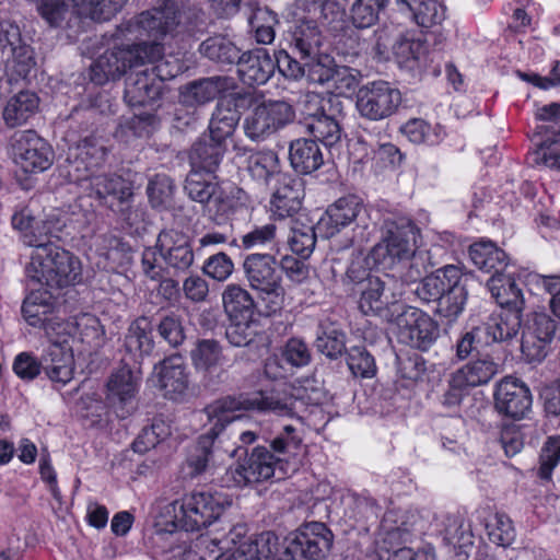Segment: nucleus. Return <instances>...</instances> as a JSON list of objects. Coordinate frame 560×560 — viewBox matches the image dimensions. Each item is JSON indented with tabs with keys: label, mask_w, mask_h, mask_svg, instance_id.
I'll use <instances>...</instances> for the list:
<instances>
[{
	"label": "nucleus",
	"mask_w": 560,
	"mask_h": 560,
	"mask_svg": "<svg viewBox=\"0 0 560 560\" xmlns=\"http://www.w3.org/2000/svg\"><path fill=\"white\" fill-rule=\"evenodd\" d=\"M276 15L267 8H258L249 18V24L255 32L256 40L260 44H270L275 38L273 25Z\"/></svg>",
	"instance_id": "680f3d73"
},
{
	"label": "nucleus",
	"mask_w": 560,
	"mask_h": 560,
	"mask_svg": "<svg viewBox=\"0 0 560 560\" xmlns=\"http://www.w3.org/2000/svg\"><path fill=\"white\" fill-rule=\"evenodd\" d=\"M275 255L268 253L249 254L243 261V270L249 287L259 293L266 303V315L277 313L282 307L283 288L277 269Z\"/></svg>",
	"instance_id": "20e7f679"
},
{
	"label": "nucleus",
	"mask_w": 560,
	"mask_h": 560,
	"mask_svg": "<svg viewBox=\"0 0 560 560\" xmlns=\"http://www.w3.org/2000/svg\"><path fill=\"white\" fill-rule=\"evenodd\" d=\"M91 195L113 212H124L132 197L131 184L121 176L100 174L90 178Z\"/></svg>",
	"instance_id": "6ab92c4d"
},
{
	"label": "nucleus",
	"mask_w": 560,
	"mask_h": 560,
	"mask_svg": "<svg viewBox=\"0 0 560 560\" xmlns=\"http://www.w3.org/2000/svg\"><path fill=\"white\" fill-rule=\"evenodd\" d=\"M362 213H365V209L357 197L339 198L328 207L325 217L318 222V229L324 230L326 237H331L343 228L355 223Z\"/></svg>",
	"instance_id": "4be33fe9"
},
{
	"label": "nucleus",
	"mask_w": 560,
	"mask_h": 560,
	"mask_svg": "<svg viewBox=\"0 0 560 560\" xmlns=\"http://www.w3.org/2000/svg\"><path fill=\"white\" fill-rule=\"evenodd\" d=\"M159 335L171 346L178 347L185 340V331L182 317L170 313L161 317L156 326Z\"/></svg>",
	"instance_id": "338daca9"
},
{
	"label": "nucleus",
	"mask_w": 560,
	"mask_h": 560,
	"mask_svg": "<svg viewBox=\"0 0 560 560\" xmlns=\"http://www.w3.org/2000/svg\"><path fill=\"white\" fill-rule=\"evenodd\" d=\"M185 190L189 198L200 203L213 202L217 210L226 212L230 208L229 198L215 182V176L211 174L190 171L186 178Z\"/></svg>",
	"instance_id": "bb28decb"
},
{
	"label": "nucleus",
	"mask_w": 560,
	"mask_h": 560,
	"mask_svg": "<svg viewBox=\"0 0 560 560\" xmlns=\"http://www.w3.org/2000/svg\"><path fill=\"white\" fill-rule=\"evenodd\" d=\"M532 394L528 386L513 376L503 377L495 386V410L513 420L523 419L530 410Z\"/></svg>",
	"instance_id": "a211bd4d"
},
{
	"label": "nucleus",
	"mask_w": 560,
	"mask_h": 560,
	"mask_svg": "<svg viewBox=\"0 0 560 560\" xmlns=\"http://www.w3.org/2000/svg\"><path fill=\"white\" fill-rule=\"evenodd\" d=\"M402 295L401 282L390 275L369 276L363 281L359 307L365 315H376L392 323L405 306L399 303Z\"/></svg>",
	"instance_id": "0eeeda50"
},
{
	"label": "nucleus",
	"mask_w": 560,
	"mask_h": 560,
	"mask_svg": "<svg viewBox=\"0 0 560 560\" xmlns=\"http://www.w3.org/2000/svg\"><path fill=\"white\" fill-rule=\"evenodd\" d=\"M404 269L400 272V282L413 283L424 278L430 266L428 252L416 250L408 259H404Z\"/></svg>",
	"instance_id": "0e129e2a"
},
{
	"label": "nucleus",
	"mask_w": 560,
	"mask_h": 560,
	"mask_svg": "<svg viewBox=\"0 0 560 560\" xmlns=\"http://www.w3.org/2000/svg\"><path fill=\"white\" fill-rule=\"evenodd\" d=\"M488 287L501 310H524L525 302L522 291L511 277H505L502 273L492 276L488 281Z\"/></svg>",
	"instance_id": "a18cd8bd"
},
{
	"label": "nucleus",
	"mask_w": 560,
	"mask_h": 560,
	"mask_svg": "<svg viewBox=\"0 0 560 560\" xmlns=\"http://www.w3.org/2000/svg\"><path fill=\"white\" fill-rule=\"evenodd\" d=\"M386 232L371 252L372 258L380 264H393L408 259L417 250L419 230L407 218L386 220Z\"/></svg>",
	"instance_id": "1a4fd4ad"
},
{
	"label": "nucleus",
	"mask_w": 560,
	"mask_h": 560,
	"mask_svg": "<svg viewBox=\"0 0 560 560\" xmlns=\"http://www.w3.org/2000/svg\"><path fill=\"white\" fill-rule=\"evenodd\" d=\"M469 257L474 265L486 272L502 273L508 266L505 252L491 241H479L469 246Z\"/></svg>",
	"instance_id": "58836bf2"
},
{
	"label": "nucleus",
	"mask_w": 560,
	"mask_h": 560,
	"mask_svg": "<svg viewBox=\"0 0 560 560\" xmlns=\"http://www.w3.org/2000/svg\"><path fill=\"white\" fill-rule=\"evenodd\" d=\"M185 26L182 12L173 0H163L161 4L141 12L122 22L113 35L117 39L148 37L151 42L127 45L132 67L153 63L165 52V45L183 34Z\"/></svg>",
	"instance_id": "f257e3e1"
},
{
	"label": "nucleus",
	"mask_w": 560,
	"mask_h": 560,
	"mask_svg": "<svg viewBox=\"0 0 560 560\" xmlns=\"http://www.w3.org/2000/svg\"><path fill=\"white\" fill-rule=\"evenodd\" d=\"M158 370L159 384L165 394H183L188 387V375L180 355L165 359Z\"/></svg>",
	"instance_id": "79ce46f5"
},
{
	"label": "nucleus",
	"mask_w": 560,
	"mask_h": 560,
	"mask_svg": "<svg viewBox=\"0 0 560 560\" xmlns=\"http://www.w3.org/2000/svg\"><path fill=\"white\" fill-rule=\"evenodd\" d=\"M246 407L245 401L232 396L217 399L205 407L203 413L211 428L198 438L186 459L189 477L195 478L209 470L214 463L215 443L220 434L229 423L240 418L235 412Z\"/></svg>",
	"instance_id": "f03ea898"
},
{
	"label": "nucleus",
	"mask_w": 560,
	"mask_h": 560,
	"mask_svg": "<svg viewBox=\"0 0 560 560\" xmlns=\"http://www.w3.org/2000/svg\"><path fill=\"white\" fill-rule=\"evenodd\" d=\"M97 0H39L37 11L43 20L55 28L78 34L85 20L107 21V15L98 14Z\"/></svg>",
	"instance_id": "423d86ee"
},
{
	"label": "nucleus",
	"mask_w": 560,
	"mask_h": 560,
	"mask_svg": "<svg viewBox=\"0 0 560 560\" xmlns=\"http://www.w3.org/2000/svg\"><path fill=\"white\" fill-rule=\"evenodd\" d=\"M498 368L492 359L481 358L466 363L454 373L469 389L490 382L498 373Z\"/></svg>",
	"instance_id": "8fccbe9b"
},
{
	"label": "nucleus",
	"mask_w": 560,
	"mask_h": 560,
	"mask_svg": "<svg viewBox=\"0 0 560 560\" xmlns=\"http://www.w3.org/2000/svg\"><path fill=\"white\" fill-rule=\"evenodd\" d=\"M342 102L338 95L323 96L315 92H308L301 102V113L304 116V124L314 120L326 113L327 106L332 103Z\"/></svg>",
	"instance_id": "69168bd1"
},
{
	"label": "nucleus",
	"mask_w": 560,
	"mask_h": 560,
	"mask_svg": "<svg viewBox=\"0 0 560 560\" xmlns=\"http://www.w3.org/2000/svg\"><path fill=\"white\" fill-rule=\"evenodd\" d=\"M199 51L212 61L223 65H232L240 59V49L223 35L207 38L200 44Z\"/></svg>",
	"instance_id": "3c124183"
},
{
	"label": "nucleus",
	"mask_w": 560,
	"mask_h": 560,
	"mask_svg": "<svg viewBox=\"0 0 560 560\" xmlns=\"http://www.w3.org/2000/svg\"><path fill=\"white\" fill-rule=\"evenodd\" d=\"M278 549V536L273 532H262L254 540L244 542L224 560H270Z\"/></svg>",
	"instance_id": "49530a36"
},
{
	"label": "nucleus",
	"mask_w": 560,
	"mask_h": 560,
	"mask_svg": "<svg viewBox=\"0 0 560 560\" xmlns=\"http://www.w3.org/2000/svg\"><path fill=\"white\" fill-rule=\"evenodd\" d=\"M162 84L148 69L139 71L127 82L125 100L130 106H144L156 101L162 93Z\"/></svg>",
	"instance_id": "2f4dec72"
},
{
	"label": "nucleus",
	"mask_w": 560,
	"mask_h": 560,
	"mask_svg": "<svg viewBox=\"0 0 560 560\" xmlns=\"http://www.w3.org/2000/svg\"><path fill=\"white\" fill-rule=\"evenodd\" d=\"M323 36L314 20H300L291 33V44L301 60L316 58L320 52Z\"/></svg>",
	"instance_id": "e433bc0d"
},
{
	"label": "nucleus",
	"mask_w": 560,
	"mask_h": 560,
	"mask_svg": "<svg viewBox=\"0 0 560 560\" xmlns=\"http://www.w3.org/2000/svg\"><path fill=\"white\" fill-rule=\"evenodd\" d=\"M280 466L273 460L267 446L257 445L246 457L225 472L229 486L245 487L271 478L278 479Z\"/></svg>",
	"instance_id": "ddd939ff"
},
{
	"label": "nucleus",
	"mask_w": 560,
	"mask_h": 560,
	"mask_svg": "<svg viewBox=\"0 0 560 560\" xmlns=\"http://www.w3.org/2000/svg\"><path fill=\"white\" fill-rule=\"evenodd\" d=\"M387 0H355L350 8V19L357 28H369L380 20Z\"/></svg>",
	"instance_id": "864d4df0"
},
{
	"label": "nucleus",
	"mask_w": 560,
	"mask_h": 560,
	"mask_svg": "<svg viewBox=\"0 0 560 560\" xmlns=\"http://www.w3.org/2000/svg\"><path fill=\"white\" fill-rule=\"evenodd\" d=\"M523 311L501 310L483 324L492 342H504L515 338L522 328Z\"/></svg>",
	"instance_id": "a19ab883"
},
{
	"label": "nucleus",
	"mask_w": 560,
	"mask_h": 560,
	"mask_svg": "<svg viewBox=\"0 0 560 560\" xmlns=\"http://www.w3.org/2000/svg\"><path fill=\"white\" fill-rule=\"evenodd\" d=\"M106 154L105 147L93 137H86L79 141L71 152V156L80 160L86 170L101 166L105 161Z\"/></svg>",
	"instance_id": "6e6d98bb"
},
{
	"label": "nucleus",
	"mask_w": 560,
	"mask_h": 560,
	"mask_svg": "<svg viewBox=\"0 0 560 560\" xmlns=\"http://www.w3.org/2000/svg\"><path fill=\"white\" fill-rule=\"evenodd\" d=\"M234 88L235 81L233 78L215 75L189 83L186 85L185 91L182 92L180 97L183 104L194 107L205 105Z\"/></svg>",
	"instance_id": "a878e982"
},
{
	"label": "nucleus",
	"mask_w": 560,
	"mask_h": 560,
	"mask_svg": "<svg viewBox=\"0 0 560 560\" xmlns=\"http://www.w3.org/2000/svg\"><path fill=\"white\" fill-rule=\"evenodd\" d=\"M468 278L459 268L457 275H450L445 292L436 303V315L446 324L455 323L463 314L468 300Z\"/></svg>",
	"instance_id": "412c9836"
},
{
	"label": "nucleus",
	"mask_w": 560,
	"mask_h": 560,
	"mask_svg": "<svg viewBox=\"0 0 560 560\" xmlns=\"http://www.w3.org/2000/svg\"><path fill=\"white\" fill-rule=\"evenodd\" d=\"M458 269L459 267L455 265H446L425 276L417 285L415 290L416 295L425 303H438L442 293L445 292L450 275H457Z\"/></svg>",
	"instance_id": "09e8293b"
},
{
	"label": "nucleus",
	"mask_w": 560,
	"mask_h": 560,
	"mask_svg": "<svg viewBox=\"0 0 560 560\" xmlns=\"http://www.w3.org/2000/svg\"><path fill=\"white\" fill-rule=\"evenodd\" d=\"M538 477L549 480L553 468L560 462V435L550 436L545 443L540 454Z\"/></svg>",
	"instance_id": "774afa93"
},
{
	"label": "nucleus",
	"mask_w": 560,
	"mask_h": 560,
	"mask_svg": "<svg viewBox=\"0 0 560 560\" xmlns=\"http://www.w3.org/2000/svg\"><path fill=\"white\" fill-rule=\"evenodd\" d=\"M139 384V374L127 365L112 373L107 382L106 399L117 417L125 419L136 410Z\"/></svg>",
	"instance_id": "f3484780"
},
{
	"label": "nucleus",
	"mask_w": 560,
	"mask_h": 560,
	"mask_svg": "<svg viewBox=\"0 0 560 560\" xmlns=\"http://www.w3.org/2000/svg\"><path fill=\"white\" fill-rule=\"evenodd\" d=\"M295 118V110L285 101H264L254 106L246 115L243 129L253 141H265L285 128Z\"/></svg>",
	"instance_id": "6e6552de"
},
{
	"label": "nucleus",
	"mask_w": 560,
	"mask_h": 560,
	"mask_svg": "<svg viewBox=\"0 0 560 560\" xmlns=\"http://www.w3.org/2000/svg\"><path fill=\"white\" fill-rule=\"evenodd\" d=\"M132 68L130 51L127 46L114 47L104 51L91 66V80L104 84L109 80L119 79Z\"/></svg>",
	"instance_id": "393cba45"
},
{
	"label": "nucleus",
	"mask_w": 560,
	"mask_h": 560,
	"mask_svg": "<svg viewBox=\"0 0 560 560\" xmlns=\"http://www.w3.org/2000/svg\"><path fill=\"white\" fill-rule=\"evenodd\" d=\"M240 118L236 105L232 101L221 100L210 120V137L224 143L225 139L233 135Z\"/></svg>",
	"instance_id": "c03bdc74"
},
{
	"label": "nucleus",
	"mask_w": 560,
	"mask_h": 560,
	"mask_svg": "<svg viewBox=\"0 0 560 560\" xmlns=\"http://www.w3.org/2000/svg\"><path fill=\"white\" fill-rule=\"evenodd\" d=\"M44 371L50 381L67 384L73 376V354L63 339H54L44 357Z\"/></svg>",
	"instance_id": "c756f323"
},
{
	"label": "nucleus",
	"mask_w": 560,
	"mask_h": 560,
	"mask_svg": "<svg viewBox=\"0 0 560 560\" xmlns=\"http://www.w3.org/2000/svg\"><path fill=\"white\" fill-rule=\"evenodd\" d=\"M222 302L230 320L252 319L254 316L255 301L240 284H229L222 293Z\"/></svg>",
	"instance_id": "37998d69"
},
{
	"label": "nucleus",
	"mask_w": 560,
	"mask_h": 560,
	"mask_svg": "<svg viewBox=\"0 0 560 560\" xmlns=\"http://www.w3.org/2000/svg\"><path fill=\"white\" fill-rule=\"evenodd\" d=\"M38 107L37 95L30 91H22L7 102L2 112L3 121L9 128L21 126L36 114Z\"/></svg>",
	"instance_id": "4c0bfd02"
},
{
	"label": "nucleus",
	"mask_w": 560,
	"mask_h": 560,
	"mask_svg": "<svg viewBox=\"0 0 560 560\" xmlns=\"http://www.w3.org/2000/svg\"><path fill=\"white\" fill-rule=\"evenodd\" d=\"M230 505L221 493L194 491L173 503V523L186 532H198L215 522Z\"/></svg>",
	"instance_id": "39448f33"
},
{
	"label": "nucleus",
	"mask_w": 560,
	"mask_h": 560,
	"mask_svg": "<svg viewBox=\"0 0 560 560\" xmlns=\"http://www.w3.org/2000/svg\"><path fill=\"white\" fill-rule=\"evenodd\" d=\"M246 170L253 179L266 185L284 175L280 170L278 153L269 149L250 152L246 160Z\"/></svg>",
	"instance_id": "ea45409f"
},
{
	"label": "nucleus",
	"mask_w": 560,
	"mask_h": 560,
	"mask_svg": "<svg viewBox=\"0 0 560 560\" xmlns=\"http://www.w3.org/2000/svg\"><path fill=\"white\" fill-rule=\"evenodd\" d=\"M289 160L293 170L300 174H311L324 163V156L316 140L305 138L290 143Z\"/></svg>",
	"instance_id": "473e14b6"
},
{
	"label": "nucleus",
	"mask_w": 560,
	"mask_h": 560,
	"mask_svg": "<svg viewBox=\"0 0 560 560\" xmlns=\"http://www.w3.org/2000/svg\"><path fill=\"white\" fill-rule=\"evenodd\" d=\"M14 162L25 173H38L49 168L54 161L51 147L34 130L16 131L11 138Z\"/></svg>",
	"instance_id": "2eb2a0df"
},
{
	"label": "nucleus",
	"mask_w": 560,
	"mask_h": 560,
	"mask_svg": "<svg viewBox=\"0 0 560 560\" xmlns=\"http://www.w3.org/2000/svg\"><path fill=\"white\" fill-rule=\"evenodd\" d=\"M556 322L545 313H536L532 323L522 330L521 350L529 362H540L546 357V343L550 342L555 332Z\"/></svg>",
	"instance_id": "aec40b11"
},
{
	"label": "nucleus",
	"mask_w": 560,
	"mask_h": 560,
	"mask_svg": "<svg viewBox=\"0 0 560 560\" xmlns=\"http://www.w3.org/2000/svg\"><path fill=\"white\" fill-rule=\"evenodd\" d=\"M306 77L308 81L317 84H328L334 78V69L336 63L328 55L318 52L316 58H306Z\"/></svg>",
	"instance_id": "052dcab7"
},
{
	"label": "nucleus",
	"mask_w": 560,
	"mask_h": 560,
	"mask_svg": "<svg viewBox=\"0 0 560 560\" xmlns=\"http://www.w3.org/2000/svg\"><path fill=\"white\" fill-rule=\"evenodd\" d=\"M332 541L334 534L324 523L310 522L291 535L287 552L295 560H325Z\"/></svg>",
	"instance_id": "4468645a"
},
{
	"label": "nucleus",
	"mask_w": 560,
	"mask_h": 560,
	"mask_svg": "<svg viewBox=\"0 0 560 560\" xmlns=\"http://www.w3.org/2000/svg\"><path fill=\"white\" fill-rule=\"evenodd\" d=\"M343 117V102L327 106L326 113L314 120L305 122V129L314 137L313 140L332 147L340 142L342 128L340 119Z\"/></svg>",
	"instance_id": "7c9ffc66"
},
{
	"label": "nucleus",
	"mask_w": 560,
	"mask_h": 560,
	"mask_svg": "<svg viewBox=\"0 0 560 560\" xmlns=\"http://www.w3.org/2000/svg\"><path fill=\"white\" fill-rule=\"evenodd\" d=\"M490 343L491 339L488 337L485 326H474L459 335L454 345L455 357L458 361H464Z\"/></svg>",
	"instance_id": "603ef678"
},
{
	"label": "nucleus",
	"mask_w": 560,
	"mask_h": 560,
	"mask_svg": "<svg viewBox=\"0 0 560 560\" xmlns=\"http://www.w3.org/2000/svg\"><path fill=\"white\" fill-rule=\"evenodd\" d=\"M281 358L290 369H301L312 361V352L306 342L292 337L281 348Z\"/></svg>",
	"instance_id": "bf43d9fd"
},
{
	"label": "nucleus",
	"mask_w": 560,
	"mask_h": 560,
	"mask_svg": "<svg viewBox=\"0 0 560 560\" xmlns=\"http://www.w3.org/2000/svg\"><path fill=\"white\" fill-rule=\"evenodd\" d=\"M303 197L300 179L288 174L280 175L270 200L271 212L280 219L292 217L301 210Z\"/></svg>",
	"instance_id": "5701e85b"
},
{
	"label": "nucleus",
	"mask_w": 560,
	"mask_h": 560,
	"mask_svg": "<svg viewBox=\"0 0 560 560\" xmlns=\"http://www.w3.org/2000/svg\"><path fill=\"white\" fill-rule=\"evenodd\" d=\"M153 326L149 317L140 316L135 319L124 339V348L132 358L142 359L150 355L154 349L152 336Z\"/></svg>",
	"instance_id": "c9c22d12"
},
{
	"label": "nucleus",
	"mask_w": 560,
	"mask_h": 560,
	"mask_svg": "<svg viewBox=\"0 0 560 560\" xmlns=\"http://www.w3.org/2000/svg\"><path fill=\"white\" fill-rule=\"evenodd\" d=\"M0 59L19 78H26L35 67L33 49L23 42L18 25L0 27Z\"/></svg>",
	"instance_id": "dca6fc26"
},
{
	"label": "nucleus",
	"mask_w": 560,
	"mask_h": 560,
	"mask_svg": "<svg viewBox=\"0 0 560 560\" xmlns=\"http://www.w3.org/2000/svg\"><path fill=\"white\" fill-rule=\"evenodd\" d=\"M401 93L387 81L378 80L362 85L357 92L359 114L372 121L383 120L397 113Z\"/></svg>",
	"instance_id": "9d476101"
},
{
	"label": "nucleus",
	"mask_w": 560,
	"mask_h": 560,
	"mask_svg": "<svg viewBox=\"0 0 560 560\" xmlns=\"http://www.w3.org/2000/svg\"><path fill=\"white\" fill-rule=\"evenodd\" d=\"M295 390L296 393L287 390L271 392L260 395L259 398L255 399H246L242 396L233 398L247 404V407L242 408L240 411L257 408L260 411L273 412L278 416L291 418L298 416L301 406L305 404L318 405L324 398V393L319 387L312 386L310 393L305 386Z\"/></svg>",
	"instance_id": "f8f14e48"
},
{
	"label": "nucleus",
	"mask_w": 560,
	"mask_h": 560,
	"mask_svg": "<svg viewBox=\"0 0 560 560\" xmlns=\"http://www.w3.org/2000/svg\"><path fill=\"white\" fill-rule=\"evenodd\" d=\"M26 273L49 291L60 290L79 280L81 264L69 250L59 245H49L32 252Z\"/></svg>",
	"instance_id": "7ed1b4c3"
},
{
	"label": "nucleus",
	"mask_w": 560,
	"mask_h": 560,
	"mask_svg": "<svg viewBox=\"0 0 560 560\" xmlns=\"http://www.w3.org/2000/svg\"><path fill=\"white\" fill-rule=\"evenodd\" d=\"M191 360L197 369L210 370L223 360L222 349L214 339H202L191 350Z\"/></svg>",
	"instance_id": "13d9d810"
},
{
	"label": "nucleus",
	"mask_w": 560,
	"mask_h": 560,
	"mask_svg": "<svg viewBox=\"0 0 560 560\" xmlns=\"http://www.w3.org/2000/svg\"><path fill=\"white\" fill-rule=\"evenodd\" d=\"M392 323L401 342L421 351L429 350L440 336L439 324L417 307L405 305Z\"/></svg>",
	"instance_id": "9b49d317"
},
{
	"label": "nucleus",
	"mask_w": 560,
	"mask_h": 560,
	"mask_svg": "<svg viewBox=\"0 0 560 560\" xmlns=\"http://www.w3.org/2000/svg\"><path fill=\"white\" fill-rule=\"evenodd\" d=\"M54 293L49 290L42 292L33 290L25 298L22 304V314L28 325L39 327L45 330L46 335L54 336V324L49 323L52 317Z\"/></svg>",
	"instance_id": "c85d7f7f"
},
{
	"label": "nucleus",
	"mask_w": 560,
	"mask_h": 560,
	"mask_svg": "<svg viewBox=\"0 0 560 560\" xmlns=\"http://www.w3.org/2000/svg\"><path fill=\"white\" fill-rule=\"evenodd\" d=\"M302 440L295 434V428L285 425L283 430L269 442L270 455L280 466L278 480L283 479L288 474L287 456L294 454L301 445Z\"/></svg>",
	"instance_id": "de8ad7c7"
},
{
	"label": "nucleus",
	"mask_w": 560,
	"mask_h": 560,
	"mask_svg": "<svg viewBox=\"0 0 560 560\" xmlns=\"http://www.w3.org/2000/svg\"><path fill=\"white\" fill-rule=\"evenodd\" d=\"M236 63L240 79L248 85L265 84L276 69L275 60L262 48L244 52Z\"/></svg>",
	"instance_id": "cd10ccee"
},
{
	"label": "nucleus",
	"mask_w": 560,
	"mask_h": 560,
	"mask_svg": "<svg viewBox=\"0 0 560 560\" xmlns=\"http://www.w3.org/2000/svg\"><path fill=\"white\" fill-rule=\"evenodd\" d=\"M315 347L330 360H336L346 349L345 334L335 328L323 330L315 340Z\"/></svg>",
	"instance_id": "e2e57ef3"
},
{
	"label": "nucleus",
	"mask_w": 560,
	"mask_h": 560,
	"mask_svg": "<svg viewBox=\"0 0 560 560\" xmlns=\"http://www.w3.org/2000/svg\"><path fill=\"white\" fill-rule=\"evenodd\" d=\"M224 152L225 144L210 136L197 141L189 154L191 171L213 174L219 168Z\"/></svg>",
	"instance_id": "f704fd0d"
},
{
	"label": "nucleus",
	"mask_w": 560,
	"mask_h": 560,
	"mask_svg": "<svg viewBox=\"0 0 560 560\" xmlns=\"http://www.w3.org/2000/svg\"><path fill=\"white\" fill-rule=\"evenodd\" d=\"M402 132L412 143H428L436 144L441 141L444 130L441 126L436 125L433 129L429 124L422 119H410L402 128Z\"/></svg>",
	"instance_id": "4d7b16f0"
},
{
	"label": "nucleus",
	"mask_w": 560,
	"mask_h": 560,
	"mask_svg": "<svg viewBox=\"0 0 560 560\" xmlns=\"http://www.w3.org/2000/svg\"><path fill=\"white\" fill-rule=\"evenodd\" d=\"M472 538L470 525L463 515L452 514L445 517L443 540L451 548L450 551L460 556V560L468 558Z\"/></svg>",
	"instance_id": "72a5a7b5"
},
{
	"label": "nucleus",
	"mask_w": 560,
	"mask_h": 560,
	"mask_svg": "<svg viewBox=\"0 0 560 560\" xmlns=\"http://www.w3.org/2000/svg\"><path fill=\"white\" fill-rule=\"evenodd\" d=\"M288 244L302 259H307L316 245V233L312 225L295 222L290 229Z\"/></svg>",
	"instance_id": "5fc2aeb1"
},
{
	"label": "nucleus",
	"mask_w": 560,
	"mask_h": 560,
	"mask_svg": "<svg viewBox=\"0 0 560 560\" xmlns=\"http://www.w3.org/2000/svg\"><path fill=\"white\" fill-rule=\"evenodd\" d=\"M156 246L164 261L177 271L187 270L194 262V250L188 237L175 230L159 234Z\"/></svg>",
	"instance_id": "b1692460"
}]
</instances>
